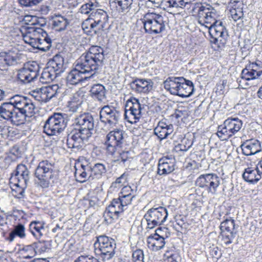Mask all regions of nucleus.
<instances>
[{"label":"nucleus","mask_w":262,"mask_h":262,"mask_svg":"<svg viewBox=\"0 0 262 262\" xmlns=\"http://www.w3.org/2000/svg\"><path fill=\"white\" fill-rule=\"evenodd\" d=\"M168 212L163 207L152 208L144 214L143 219L147 222V229H152L162 225L167 219Z\"/></svg>","instance_id":"1a4fd4ad"},{"label":"nucleus","mask_w":262,"mask_h":262,"mask_svg":"<svg viewBox=\"0 0 262 262\" xmlns=\"http://www.w3.org/2000/svg\"><path fill=\"white\" fill-rule=\"evenodd\" d=\"M90 93L93 98L99 101H102L106 98V89L102 84L93 85L90 90Z\"/></svg>","instance_id":"2f4dec72"},{"label":"nucleus","mask_w":262,"mask_h":262,"mask_svg":"<svg viewBox=\"0 0 262 262\" xmlns=\"http://www.w3.org/2000/svg\"><path fill=\"white\" fill-rule=\"evenodd\" d=\"M125 209L123 207V205L120 203V201L118 199H114L111 202V204L106 208L104 216L105 220L111 223L112 220H116L118 219L120 214L122 213Z\"/></svg>","instance_id":"dca6fc26"},{"label":"nucleus","mask_w":262,"mask_h":262,"mask_svg":"<svg viewBox=\"0 0 262 262\" xmlns=\"http://www.w3.org/2000/svg\"><path fill=\"white\" fill-rule=\"evenodd\" d=\"M119 195L128 196V195H135L136 191L133 190L129 186H125L122 189L121 192L119 193Z\"/></svg>","instance_id":"13d9d810"},{"label":"nucleus","mask_w":262,"mask_h":262,"mask_svg":"<svg viewBox=\"0 0 262 262\" xmlns=\"http://www.w3.org/2000/svg\"><path fill=\"white\" fill-rule=\"evenodd\" d=\"M210 8L211 6L207 4L198 3V17H204L207 21L211 20V18L215 19V13L213 8L210 10Z\"/></svg>","instance_id":"c85d7f7f"},{"label":"nucleus","mask_w":262,"mask_h":262,"mask_svg":"<svg viewBox=\"0 0 262 262\" xmlns=\"http://www.w3.org/2000/svg\"><path fill=\"white\" fill-rule=\"evenodd\" d=\"M33 93V96L36 100L45 103L49 101L45 93L43 92V88H40L36 92L34 91Z\"/></svg>","instance_id":"603ef678"},{"label":"nucleus","mask_w":262,"mask_h":262,"mask_svg":"<svg viewBox=\"0 0 262 262\" xmlns=\"http://www.w3.org/2000/svg\"><path fill=\"white\" fill-rule=\"evenodd\" d=\"M210 253L213 257H214L216 259L220 258L222 254L221 251L219 250L217 247H214L211 249Z\"/></svg>","instance_id":"338daca9"},{"label":"nucleus","mask_w":262,"mask_h":262,"mask_svg":"<svg viewBox=\"0 0 262 262\" xmlns=\"http://www.w3.org/2000/svg\"><path fill=\"white\" fill-rule=\"evenodd\" d=\"M48 67L53 72L59 75L63 73L66 69L64 60L63 56L60 54H56L53 58L49 60L47 63Z\"/></svg>","instance_id":"b1692460"},{"label":"nucleus","mask_w":262,"mask_h":262,"mask_svg":"<svg viewBox=\"0 0 262 262\" xmlns=\"http://www.w3.org/2000/svg\"><path fill=\"white\" fill-rule=\"evenodd\" d=\"M81 27L84 31L88 34L93 32L96 34L97 31L100 28L90 16L83 21Z\"/></svg>","instance_id":"58836bf2"},{"label":"nucleus","mask_w":262,"mask_h":262,"mask_svg":"<svg viewBox=\"0 0 262 262\" xmlns=\"http://www.w3.org/2000/svg\"><path fill=\"white\" fill-rule=\"evenodd\" d=\"M26 236L25 227L24 225L19 223L14 226L13 230L10 232L6 239L11 242L14 241L16 236L24 238Z\"/></svg>","instance_id":"c9c22d12"},{"label":"nucleus","mask_w":262,"mask_h":262,"mask_svg":"<svg viewBox=\"0 0 262 262\" xmlns=\"http://www.w3.org/2000/svg\"><path fill=\"white\" fill-rule=\"evenodd\" d=\"M56 73L47 66L41 73L39 78L40 82L43 84L52 82L58 76Z\"/></svg>","instance_id":"4c0bfd02"},{"label":"nucleus","mask_w":262,"mask_h":262,"mask_svg":"<svg viewBox=\"0 0 262 262\" xmlns=\"http://www.w3.org/2000/svg\"><path fill=\"white\" fill-rule=\"evenodd\" d=\"M116 242L114 239L105 235L97 237L94 244L95 250L100 252V255L103 260H108L114 256Z\"/></svg>","instance_id":"0eeeda50"},{"label":"nucleus","mask_w":262,"mask_h":262,"mask_svg":"<svg viewBox=\"0 0 262 262\" xmlns=\"http://www.w3.org/2000/svg\"><path fill=\"white\" fill-rule=\"evenodd\" d=\"M74 262H99L96 258L85 256H79Z\"/></svg>","instance_id":"0e129e2a"},{"label":"nucleus","mask_w":262,"mask_h":262,"mask_svg":"<svg viewBox=\"0 0 262 262\" xmlns=\"http://www.w3.org/2000/svg\"><path fill=\"white\" fill-rule=\"evenodd\" d=\"M205 29L210 36L211 42L218 45L219 47L226 43L228 32L222 22L216 21L211 27Z\"/></svg>","instance_id":"f8f14e48"},{"label":"nucleus","mask_w":262,"mask_h":262,"mask_svg":"<svg viewBox=\"0 0 262 262\" xmlns=\"http://www.w3.org/2000/svg\"><path fill=\"white\" fill-rule=\"evenodd\" d=\"M188 0H148L153 4H157L158 7L163 5L167 7H182Z\"/></svg>","instance_id":"72a5a7b5"},{"label":"nucleus","mask_w":262,"mask_h":262,"mask_svg":"<svg viewBox=\"0 0 262 262\" xmlns=\"http://www.w3.org/2000/svg\"><path fill=\"white\" fill-rule=\"evenodd\" d=\"M30 224H33L34 225H35V226H36L37 228L42 230H44L45 223H43V222L34 221L31 222Z\"/></svg>","instance_id":"774afa93"},{"label":"nucleus","mask_w":262,"mask_h":262,"mask_svg":"<svg viewBox=\"0 0 262 262\" xmlns=\"http://www.w3.org/2000/svg\"><path fill=\"white\" fill-rule=\"evenodd\" d=\"M99 116L102 123L114 127L118 123L121 115L120 112L116 107L106 105L100 109Z\"/></svg>","instance_id":"ddd939ff"},{"label":"nucleus","mask_w":262,"mask_h":262,"mask_svg":"<svg viewBox=\"0 0 262 262\" xmlns=\"http://www.w3.org/2000/svg\"><path fill=\"white\" fill-rule=\"evenodd\" d=\"M29 230L33 236L37 238H40L43 235L42 230L37 228L36 226L33 224H30Z\"/></svg>","instance_id":"052dcab7"},{"label":"nucleus","mask_w":262,"mask_h":262,"mask_svg":"<svg viewBox=\"0 0 262 262\" xmlns=\"http://www.w3.org/2000/svg\"><path fill=\"white\" fill-rule=\"evenodd\" d=\"M148 246L154 251H158L164 248L165 242L163 236L154 233L149 236L147 239Z\"/></svg>","instance_id":"bb28decb"},{"label":"nucleus","mask_w":262,"mask_h":262,"mask_svg":"<svg viewBox=\"0 0 262 262\" xmlns=\"http://www.w3.org/2000/svg\"><path fill=\"white\" fill-rule=\"evenodd\" d=\"M116 152L119 154L116 161L120 163L122 162L124 165L131 159V157L129 156L130 152L129 151H125L122 150V148H120Z\"/></svg>","instance_id":"09e8293b"},{"label":"nucleus","mask_w":262,"mask_h":262,"mask_svg":"<svg viewBox=\"0 0 262 262\" xmlns=\"http://www.w3.org/2000/svg\"><path fill=\"white\" fill-rule=\"evenodd\" d=\"M19 60L17 54L14 52H3L0 53V70L7 71L8 67L18 63Z\"/></svg>","instance_id":"4be33fe9"},{"label":"nucleus","mask_w":262,"mask_h":262,"mask_svg":"<svg viewBox=\"0 0 262 262\" xmlns=\"http://www.w3.org/2000/svg\"><path fill=\"white\" fill-rule=\"evenodd\" d=\"M175 159L172 155L163 157L160 159L158 163V173L166 175L174 170Z\"/></svg>","instance_id":"412c9836"},{"label":"nucleus","mask_w":262,"mask_h":262,"mask_svg":"<svg viewBox=\"0 0 262 262\" xmlns=\"http://www.w3.org/2000/svg\"><path fill=\"white\" fill-rule=\"evenodd\" d=\"M9 102H4L0 106V116L4 119L6 120L10 114L15 108L14 107V102L13 96L10 98Z\"/></svg>","instance_id":"473e14b6"},{"label":"nucleus","mask_w":262,"mask_h":262,"mask_svg":"<svg viewBox=\"0 0 262 262\" xmlns=\"http://www.w3.org/2000/svg\"><path fill=\"white\" fill-rule=\"evenodd\" d=\"M90 16L101 28L104 27V25L108 20L106 12L101 9H98L94 12L93 11Z\"/></svg>","instance_id":"c756f323"},{"label":"nucleus","mask_w":262,"mask_h":262,"mask_svg":"<svg viewBox=\"0 0 262 262\" xmlns=\"http://www.w3.org/2000/svg\"><path fill=\"white\" fill-rule=\"evenodd\" d=\"M14 107H15L13 111L10 114V115L8 116L9 118H7V120L10 121L13 124L15 125H19L24 123V122L22 119L20 114L19 113L18 110L15 107L14 104Z\"/></svg>","instance_id":"ea45409f"},{"label":"nucleus","mask_w":262,"mask_h":262,"mask_svg":"<svg viewBox=\"0 0 262 262\" xmlns=\"http://www.w3.org/2000/svg\"><path fill=\"white\" fill-rule=\"evenodd\" d=\"M69 130L67 144L69 148H81L92 136L95 123L92 115L84 113L77 117Z\"/></svg>","instance_id":"f03ea898"},{"label":"nucleus","mask_w":262,"mask_h":262,"mask_svg":"<svg viewBox=\"0 0 262 262\" xmlns=\"http://www.w3.org/2000/svg\"><path fill=\"white\" fill-rule=\"evenodd\" d=\"M140 20L143 25L145 33L156 35L165 30L167 24L166 18L154 12L145 14Z\"/></svg>","instance_id":"20e7f679"},{"label":"nucleus","mask_w":262,"mask_h":262,"mask_svg":"<svg viewBox=\"0 0 262 262\" xmlns=\"http://www.w3.org/2000/svg\"><path fill=\"white\" fill-rule=\"evenodd\" d=\"M220 184L219 177L213 174H203L198 178V185L207 190H214L219 186Z\"/></svg>","instance_id":"6ab92c4d"},{"label":"nucleus","mask_w":262,"mask_h":262,"mask_svg":"<svg viewBox=\"0 0 262 262\" xmlns=\"http://www.w3.org/2000/svg\"><path fill=\"white\" fill-rule=\"evenodd\" d=\"M230 12L232 19L235 21L242 18L244 15L242 9L238 7L236 8L232 6V8L230 9Z\"/></svg>","instance_id":"3c124183"},{"label":"nucleus","mask_w":262,"mask_h":262,"mask_svg":"<svg viewBox=\"0 0 262 262\" xmlns=\"http://www.w3.org/2000/svg\"><path fill=\"white\" fill-rule=\"evenodd\" d=\"M30 179V172L26 165L19 164L11 173L10 182L20 189V193L25 192Z\"/></svg>","instance_id":"6e6552de"},{"label":"nucleus","mask_w":262,"mask_h":262,"mask_svg":"<svg viewBox=\"0 0 262 262\" xmlns=\"http://www.w3.org/2000/svg\"><path fill=\"white\" fill-rule=\"evenodd\" d=\"M124 132L120 129L111 131L106 137L105 145L107 151L111 155L114 154L125 145L124 143Z\"/></svg>","instance_id":"9d476101"},{"label":"nucleus","mask_w":262,"mask_h":262,"mask_svg":"<svg viewBox=\"0 0 262 262\" xmlns=\"http://www.w3.org/2000/svg\"><path fill=\"white\" fill-rule=\"evenodd\" d=\"M125 119L127 120V121L130 123H134L136 122V120H137L136 118H134V115L133 113L132 112V111L129 108L127 109V107H125V111L124 113Z\"/></svg>","instance_id":"680f3d73"},{"label":"nucleus","mask_w":262,"mask_h":262,"mask_svg":"<svg viewBox=\"0 0 262 262\" xmlns=\"http://www.w3.org/2000/svg\"><path fill=\"white\" fill-rule=\"evenodd\" d=\"M39 27H29L26 28V31L25 34L32 35L34 37H38V29Z\"/></svg>","instance_id":"e2e57ef3"},{"label":"nucleus","mask_w":262,"mask_h":262,"mask_svg":"<svg viewBox=\"0 0 262 262\" xmlns=\"http://www.w3.org/2000/svg\"><path fill=\"white\" fill-rule=\"evenodd\" d=\"M225 82L223 81L222 83H219L215 86V92L219 95L223 94L224 92Z\"/></svg>","instance_id":"69168bd1"},{"label":"nucleus","mask_w":262,"mask_h":262,"mask_svg":"<svg viewBox=\"0 0 262 262\" xmlns=\"http://www.w3.org/2000/svg\"><path fill=\"white\" fill-rule=\"evenodd\" d=\"M262 75V63L257 60L250 62L243 69L241 77L242 79L249 81L258 79Z\"/></svg>","instance_id":"2eb2a0df"},{"label":"nucleus","mask_w":262,"mask_h":262,"mask_svg":"<svg viewBox=\"0 0 262 262\" xmlns=\"http://www.w3.org/2000/svg\"><path fill=\"white\" fill-rule=\"evenodd\" d=\"M99 6V3L96 0H89L88 3L81 6L79 11L82 14H88L91 11L98 7Z\"/></svg>","instance_id":"a19ab883"},{"label":"nucleus","mask_w":262,"mask_h":262,"mask_svg":"<svg viewBox=\"0 0 262 262\" xmlns=\"http://www.w3.org/2000/svg\"><path fill=\"white\" fill-rule=\"evenodd\" d=\"M23 251L24 252V257L27 259H30L33 257L36 254L34 243L32 245L25 246L23 249Z\"/></svg>","instance_id":"de8ad7c7"},{"label":"nucleus","mask_w":262,"mask_h":262,"mask_svg":"<svg viewBox=\"0 0 262 262\" xmlns=\"http://www.w3.org/2000/svg\"><path fill=\"white\" fill-rule=\"evenodd\" d=\"M15 107L17 108L24 122L27 118L35 114V106L32 101L26 96L16 95L13 96Z\"/></svg>","instance_id":"9b49d317"},{"label":"nucleus","mask_w":262,"mask_h":262,"mask_svg":"<svg viewBox=\"0 0 262 262\" xmlns=\"http://www.w3.org/2000/svg\"><path fill=\"white\" fill-rule=\"evenodd\" d=\"M129 107L134 115V118L139 120L141 117V105L138 99L132 98L126 102V107Z\"/></svg>","instance_id":"f704fd0d"},{"label":"nucleus","mask_w":262,"mask_h":262,"mask_svg":"<svg viewBox=\"0 0 262 262\" xmlns=\"http://www.w3.org/2000/svg\"><path fill=\"white\" fill-rule=\"evenodd\" d=\"M92 180H98L107 171L106 165L102 163H91Z\"/></svg>","instance_id":"7c9ffc66"},{"label":"nucleus","mask_w":262,"mask_h":262,"mask_svg":"<svg viewBox=\"0 0 262 262\" xmlns=\"http://www.w3.org/2000/svg\"><path fill=\"white\" fill-rule=\"evenodd\" d=\"M154 82L150 79L136 78L130 83V89L138 93H147L152 90Z\"/></svg>","instance_id":"aec40b11"},{"label":"nucleus","mask_w":262,"mask_h":262,"mask_svg":"<svg viewBox=\"0 0 262 262\" xmlns=\"http://www.w3.org/2000/svg\"><path fill=\"white\" fill-rule=\"evenodd\" d=\"M136 198L135 195L123 196L119 195L117 198L120 201V203L123 205V207L126 210L127 206L131 204L133 200Z\"/></svg>","instance_id":"864d4df0"},{"label":"nucleus","mask_w":262,"mask_h":262,"mask_svg":"<svg viewBox=\"0 0 262 262\" xmlns=\"http://www.w3.org/2000/svg\"><path fill=\"white\" fill-rule=\"evenodd\" d=\"M104 59L103 49L98 46H91L69 72L66 77L67 84L76 85L91 79L101 69Z\"/></svg>","instance_id":"f257e3e1"},{"label":"nucleus","mask_w":262,"mask_h":262,"mask_svg":"<svg viewBox=\"0 0 262 262\" xmlns=\"http://www.w3.org/2000/svg\"><path fill=\"white\" fill-rule=\"evenodd\" d=\"M43 88V92L45 93L48 101H49L51 99L54 97H57L58 94V90L59 86L57 84L52 85Z\"/></svg>","instance_id":"79ce46f5"},{"label":"nucleus","mask_w":262,"mask_h":262,"mask_svg":"<svg viewBox=\"0 0 262 262\" xmlns=\"http://www.w3.org/2000/svg\"><path fill=\"white\" fill-rule=\"evenodd\" d=\"M75 176L79 179V181L82 182L85 179L92 180V164L85 161L82 163L77 162L75 165Z\"/></svg>","instance_id":"a211bd4d"},{"label":"nucleus","mask_w":262,"mask_h":262,"mask_svg":"<svg viewBox=\"0 0 262 262\" xmlns=\"http://www.w3.org/2000/svg\"><path fill=\"white\" fill-rule=\"evenodd\" d=\"M183 92L180 93V96L182 97H187L192 94L194 87L192 81L186 80V81L183 83L182 89Z\"/></svg>","instance_id":"37998d69"},{"label":"nucleus","mask_w":262,"mask_h":262,"mask_svg":"<svg viewBox=\"0 0 262 262\" xmlns=\"http://www.w3.org/2000/svg\"><path fill=\"white\" fill-rule=\"evenodd\" d=\"M221 234L224 243L228 245L231 244L235 238L236 232L221 231Z\"/></svg>","instance_id":"8fccbe9b"},{"label":"nucleus","mask_w":262,"mask_h":262,"mask_svg":"<svg viewBox=\"0 0 262 262\" xmlns=\"http://www.w3.org/2000/svg\"><path fill=\"white\" fill-rule=\"evenodd\" d=\"M234 220L231 219H226L221 223L220 225V229L221 231L234 232Z\"/></svg>","instance_id":"a18cd8bd"},{"label":"nucleus","mask_w":262,"mask_h":262,"mask_svg":"<svg viewBox=\"0 0 262 262\" xmlns=\"http://www.w3.org/2000/svg\"><path fill=\"white\" fill-rule=\"evenodd\" d=\"M36 253H42L47 251L50 249L51 243L50 241H41L34 243Z\"/></svg>","instance_id":"c03bdc74"},{"label":"nucleus","mask_w":262,"mask_h":262,"mask_svg":"<svg viewBox=\"0 0 262 262\" xmlns=\"http://www.w3.org/2000/svg\"><path fill=\"white\" fill-rule=\"evenodd\" d=\"M261 172L258 167H248L242 174L243 179L249 184H254L261 179Z\"/></svg>","instance_id":"393cba45"},{"label":"nucleus","mask_w":262,"mask_h":262,"mask_svg":"<svg viewBox=\"0 0 262 262\" xmlns=\"http://www.w3.org/2000/svg\"><path fill=\"white\" fill-rule=\"evenodd\" d=\"M173 132V126L171 124L167 125L164 122H160L154 129V134L160 140L166 139L169 135Z\"/></svg>","instance_id":"a878e982"},{"label":"nucleus","mask_w":262,"mask_h":262,"mask_svg":"<svg viewBox=\"0 0 262 262\" xmlns=\"http://www.w3.org/2000/svg\"><path fill=\"white\" fill-rule=\"evenodd\" d=\"M23 38L24 41L30 45L34 48L40 49V47H38V43H37V37H34L32 35H29L25 34L23 35Z\"/></svg>","instance_id":"5fc2aeb1"},{"label":"nucleus","mask_w":262,"mask_h":262,"mask_svg":"<svg viewBox=\"0 0 262 262\" xmlns=\"http://www.w3.org/2000/svg\"><path fill=\"white\" fill-rule=\"evenodd\" d=\"M69 120L67 114L55 113L45 121L43 132L48 136H58L63 132Z\"/></svg>","instance_id":"39448f33"},{"label":"nucleus","mask_w":262,"mask_h":262,"mask_svg":"<svg viewBox=\"0 0 262 262\" xmlns=\"http://www.w3.org/2000/svg\"><path fill=\"white\" fill-rule=\"evenodd\" d=\"M186 79L183 77H169L163 82L164 87L170 94L180 96L183 92L182 89L183 83Z\"/></svg>","instance_id":"f3484780"},{"label":"nucleus","mask_w":262,"mask_h":262,"mask_svg":"<svg viewBox=\"0 0 262 262\" xmlns=\"http://www.w3.org/2000/svg\"><path fill=\"white\" fill-rule=\"evenodd\" d=\"M54 165L48 160L40 162L35 171V184L43 189L52 186L56 179Z\"/></svg>","instance_id":"7ed1b4c3"},{"label":"nucleus","mask_w":262,"mask_h":262,"mask_svg":"<svg viewBox=\"0 0 262 262\" xmlns=\"http://www.w3.org/2000/svg\"><path fill=\"white\" fill-rule=\"evenodd\" d=\"M243 122L237 117H229L217 127L216 135L222 140H226L235 135L243 126Z\"/></svg>","instance_id":"423d86ee"},{"label":"nucleus","mask_w":262,"mask_h":262,"mask_svg":"<svg viewBox=\"0 0 262 262\" xmlns=\"http://www.w3.org/2000/svg\"><path fill=\"white\" fill-rule=\"evenodd\" d=\"M144 254L142 250H136L133 253L132 261L131 262H144Z\"/></svg>","instance_id":"4d7b16f0"},{"label":"nucleus","mask_w":262,"mask_h":262,"mask_svg":"<svg viewBox=\"0 0 262 262\" xmlns=\"http://www.w3.org/2000/svg\"><path fill=\"white\" fill-rule=\"evenodd\" d=\"M69 24V20L61 15H56L53 17L52 26L56 31L64 30Z\"/></svg>","instance_id":"e433bc0d"},{"label":"nucleus","mask_w":262,"mask_h":262,"mask_svg":"<svg viewBox=\"0 0 262 262\" xmlns=\"http://www.w3.org/2000/svg\"><path fill=\"white\" fill-rule=\"evenodd\" d=\"M39 69V66L35 61L27 63L18 71L17 78L24 83H29L37 77Z\"/></svg>","instance_id":"4468645a"},{"label":"nucleus","mask_w":262,"mask_h":262,"mask_svg":"<svg viewBox=\"0 0 262 262\" xmlns=\"http://www.w3.org/2000/svg\"><path fill=\"white\" fill-rule=\"evenodd\" d=\"M111 6L120 12H127L134 7V0H110Z\"/></svg>","instance_id":"cd10ccee"},{"label":"nucleus","mask_w":262,"mask_h":262,"mask_svg":"<svg viewBox=\"0 0 262 262\" xmlns=\"http://www.w3.org/2000/svg\"><path fill=\"white\" fill-rule=\"evenodd\" d=\"M42 0H18L19 4L26 7H32L39 4Z\"/></svg>","instance_id":"bf43d9fd"},{"label":"nucleus","mask_w":262,"mask_h":262,"mask_svg":"<svg viewBox=\"0 0 262 262\" xmlns=\"http://www.w3.org/2000/svg\"><path fill=\"white\" fill-rule=\"evenodd\" d=\"M243 154L245 156L254 155L261 150L260 142L256 139L246 140L241 145Z\"/></svg>","instance_id":"5701e85b"},{"label":"nucleus","mask_w":262,"mask_h":262,"mask_svg":"<svg viewBox=\"0 0 262 262\" xmlns=\"http://www.w3.org/2000/svg\"><path fill=\"white\" fill-rule=\"evenodd\" d=\"M37 43L40 50L46 51L49 50L51 46L52 40L48 35H47L46 38H42L40 37H37Z\"/></svg>","instance_id":"49530a36"},{"label":"nucleus","mask_w":262,"mask_h":262,"mask_svg":"<svg viewBox=\"0 0 262 262\" xmlns=\"http://www.w3.org/2000/svg\"><path fill=\"white\" fill-rule=\"evenodd\" d=\"M126 182V176L125 173H123L112 184L111 187L114 188H119L121 187Z\"/></svg>","instance_id":"6e6d98bb"}]
</instances>
